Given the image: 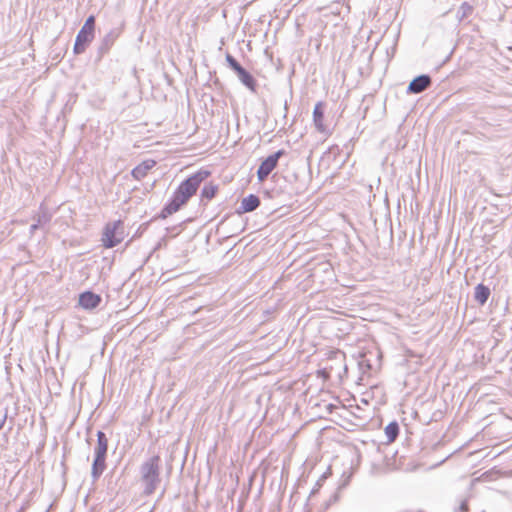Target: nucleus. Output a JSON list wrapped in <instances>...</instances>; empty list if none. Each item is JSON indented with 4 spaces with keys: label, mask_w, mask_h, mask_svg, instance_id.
<instances>
[{
    "label": "nucleus",
    "mask_w": 512,
    "mask_h": 512,
    "mask_svg": "<svg viewBox=\"0 0 512 512\" xmlns=\"http://www.w3.org/2000/svg\"><path fill=\"white\" fill-rule=\"evenodd\" d=\"M209 175V171L201 169L182 181L173 193L171 200L163 207L160 217L166 218L179 211L197 192L202 182Z\"/></svg>",
    "instance_id": "1"
},
{
    "label": "nucleus",
    "mask_w": 512,
    "mask_h": 512,
    "mask_svg": "<svg viewBox=\"0 0 512 512\" xmlns=\"http://www.w3.org/2000/svg\"><path fill=\"white\" fill-rule=\"evenodd\" d=\"M160 462L158 455L146 460L140 467L141 480L144 484V493L151 495L160 484Z\"/></svg>",
    "instance_id": "2"
},
{
    "label": "nucleus",
    "mask_w": 512,
    "mask_h": 512,
    "mask_svg": "<svg viewBox=\"0 0 512 512\" xmlns=\"http://www.w3.org/2000/svg\"><path fill=\"white\" fill-rule=\"evenodd\" d=\"M108 451V438L102 431L97 432V443L94 448V460L92 463L91 476L97 480L106 469V457Z\"/></svg>",
    "instance_id": "3"
},
{
    "label": "nucleus",
    "mask_w": 512,
    "mask_h": 512,
    "mask_svg": "<svg viewBox=\"0 0 512 512\" xmlns=\"http://www.w3.org/2000/svg\"><path fill=\"white\" fill-rule=\"evenodd\" d=\"M124 239V226L121 220L109 222L102 233V244L105 248H113Z\"/></svg>",
    "instance_id": "4"
},
{
    "label": "nucleus",
    "mask_w": 512,
    "mask_h": 512,
    "mask_svg": "<svg viewBox=\"0 0 512 512\" xmlns=\"http://www.w3.org/2000/svg\"><path fill=\"white\" fill-rule=\"evenodd\" d=\"M285 150H278L265 158L257 170V178L260 182L266 180L270 173L277 167L279 159L285 155Z\"/></svg>",
    "instance_id": "5"
},
{
    "label": "nucleus",
    "mask_w": 512,
    "mask_h": 512,
    "mask_svg": "<svg viewBox=\"0 0 512 512\" xmlns=\"http://www.w3.org/2000/svg\"><path fill=\"white\" fill-rule=\"evenodd\" d=\"M432 84V79L427 74L415 77L407 87L408 94H419L427 90Z\"/></svg>",
    "instance_id": "6"
},
{
    "label": "nucleus",
    "mask_w": 512,
    "mask_h": 512,
    "mask_svg": "<svg viewBox=\"0 0 512 512\" xmlns=\"http://www.w3.org/2000/svg\"><path fill=\"white\" fill-rule=\"evenodd\" d=\"M120 35V31L116 28L110 30L101 40L98 47V59L100 60L114 45Z\"/></svg>",
    "instance_id": "7"
},
{
    "label": "nucleus",
    "mask_w": 512,
    "mask_h": 512,
    "mask_svg": "<svg viewBox=\"0 0 512 512\" xmlns=\"http://www.w3.org/2000/svg\"><path fill=\"white\" fill-rule=\"evenodd\" d=\"M101 301V296L92 291H85L79 295V305L85 310L95 309Z\"/></svg>",
    "instance_id": "8"
},
{
    "label": "nucleus",
    "mask_w": 512,
    "mask_h": 512,
    "mask_svg": "<svg viewBox=\"0 0 512 512\" xmlns=\"http://www.w3.org/2000/svg\"><path fill=\"white\" fill-rule=\"evenodd\" d=\"M93 39H94L93 34L79 30V32L76 36V39H75L74 47H73L74 53L79 55V54H82L83 52H85L86 48L93 41Z\"/></svg>",
    "instance_id": "9"
},
{
    "label": "nucleus",
    "mask_w": 512,
    "mask_h": 512,
    "mask_svg": "<svg viewBox=\"0 0 512 512\" xmlns=\"http://www.w3.org/2000/svg\"><path fill=\"white\" fill-rule=\"evenodd\" d=\"M324 106L321 101L317 102L313 109V122L318 132L327 133L328 129L324 125Z\"/></svg>",
    "instance_id": "10"
},
{
    "label": "nucleus",
    "mask_w": 512,
    "mask_h": 512,
    "mask_svg": "<svg viewBox=\"0 0 512 512\" xmlns=\"http://www.w3.org/2000/svg\"><path fill=\"white\" fill-rule=\"evenodd\" d=\"M260 206V198L257 195L250 194L241 201L237 212L239 214L248 213L256 210Z\"/></svg>",
    "instance_id": "11"
},
{
    "label": "nucleus",
    "mask_w": 512,
    "mask_h": 512,
    "mask_svg": "<svg viewBox=\"0 0 512 512\" xmlns=\"http://www.w3.org/2000/svg\"><path fill=\"white\" fill-rule=\"evenodd\" d=\"M240 82L252 92H256L257 82L253 75L244 67L235 73Z\"/></svg>",
    "instance_id": "12"
},
{
    "label": "nucleus",
    "mask_w": 512,
    "mask_h": 512,
    "mask_svg": "<svg viewBox=\"0 0 512 512\" xmlns=\"http://www.w3.org/2000/svg\"><path fill=\"white\" fill-rule=\"evenodd\" d=\"M155 165L156 162L154 160H145L132 169L131 175L134 179L141 180L147 175L148 171L151 170Z\"/></svg>",
    "instance_id": "13"
},
{
    "label": "nucleus",
    "mask_w": 512,
    "mask_h": 512,
    "mask_svg": "<svg viewBox=\"0 0 512 512\" xmlns=\"http://www.w3.org/2000/svg\"><path fill=\"white\" fill-rule=\"evenodd\" d=\"M51 219L52 213L44 203H41L38 212L33 215V220L43 227L48 224Z\"/></svg>",
    "instance_id": "14"
},
{
    "label": "nucleus",
    "mask_w": 512,
    "mask_h": 512,
    "mask_svg": "<svg viewBox=\"0 0 512 512\" xmlns=\"http://www.w3.org/2000/svg\"><path fill=\"white\" fill-rule=\"evenodd\" d=\"M491 294L490 288L482 283L478 284L474 290V299L480 305H484Z\"/></svg>",
    "instance_id": "15"
},
{
    "label": "nucleus",
    "mask_w": 512,
    "mask_h": 512,
    "mask_svg": "<svg viewBox=\"0 0 512 512\" xmlns=\"http://www.w3.org/2000/svg\"><path fill=\"white\" fill-rule=\"evenodd\" d=\"M399 431V424L396 421L390 422L385 427V435L387 437L388 442H394L399 435Z\"/></svg>",
    "instance_id": "16"
},
{
    "label": "nucleus",
    "mask_w": 512,
    "mask_h": 512,
    "mask_svg": "<svg viewBox=\"0 0 512 512\" xmlns=\"http://www.w3.org/2000/svg\"><path fill=\"white\" fill-rule=\"evenodd\" d=\"M218 190V187L212 183L208 185H204V187L201 190V198L211 200Z\"/></svg>",
    "instance_id": "17"
},
{
    "label": "nucleus",
    "mask_w": 512,
    "mask_h": 512,
    "mask_svg": "<svg viewBox=\"0 0 512 512\" xmlns=\"http://www.w3.org/2000/svg\"><path fill=\"white\" fill-rule=\"evenodd\" d=\"M472 12L473 7L469 3L463 2L457 11V18L459 19V21H462L469 15H471Z\"/></svg>",
    "instance_id": "18"
},
{
    "label": "nucleus",
    "mask_w": 512,
    "mask_h": 512,
    "mask_svg": "<svg viewBox=\"0 0 512 512\" xmlns=\"http://www.w3.org/2000/svg\"><path fill=\"white\" fill-rule=\"evenodd\" d=\"M80 30L94 35L95 34V17L93 15H90L86 19L84 25L82 26V28Z\"/></svg>",
    "instance_id": "19"
},
{
    "label": "nucleus",
    "mask_w": 512,
    "mask_h": 512,
    "mask_svg": "<svg viewBox=\"0 0 512 512\" xmlns=\"http://www.w3.org/2000/svg\"><path fill=\"white\" fill-rule=\"evenodd\" d=\"M226 62L228 64V66L236 73L238 70H240L242 68L241 64L231 55V54H226Z\"/></svg>",
    "instance_id": "20"
},
{
    "label": "nucleus",
    "mask_w": 512,
    "mask_h": 512,
    "mask_svg": "<svg viewBox=\"0 0 512 512\" xmlns=\"http://www.w3.org/2000/svg\"><path fill=\"white\" fill-rule=\"evenodd\" d=\"M226 62L228 64V66L236 73L238 70H240L242 68L241 64L231 55V54H226Z\"/></svg>",
    "instance_id": "21"
},
{
    "label": "nucleus",
    "mask_w": 512,
    "mask_h": 512,
    "mask_svg": "<svg viewBox=\"0 0 512 512\" xmlns=\"http://www.w3.org/2000/svg\"><path fill=\"white\" fill-rule=\"evenodd\" d=\"M327 478L326 474H323L320 479L316 482V485L315 487L312 489L311 491V496L314 495L318 490L319 488L322 486V483L323 481Z\"/></svg>",
    "instance_id": "22"
},
{
    "label": "nucleus",
    "mask_w": 512,
    "mask_h": 512,
    "mask_svg": "<svg viewBox=\"0 0 512 512\" xmlns=\"http://www.w3.org/2000/svg\"><path fill=\"white\" fill-rule=\"evenodd\" d=\"M468 510H469L468 502H467V500H463V501H461L456 512H468Z\"/></svg>",
    "instance_id": "23"
},
{
    "label": "nucleus",
    "mask_w": 512,
    "mask_h": 512,
    "mask_svg": "<svg viewBox=\"0 0 512 512\" xmlns=\"http://www.w3.org/2000/svg\"><path fill=\"white\" fill-rule=\"evenodd\" d=\"M7 416H8V409L6 408L4 413L2 415H0V430L4 427V424L7 420Z\"/></svg>",
    "instance_id": "24"
},
{
    "label": "nucleus",
    "mask_w": 512,
    "mask_h": 512,
    "mask_svg": "<svg viewBox=\"0 0 512 512\" xmlns=\"http://www.w3.org/2000/svg\"><path fill=\"white\" fill-rule=\"evenodd\" d=\"M40 227H42V226H41L39 223H37V222L35 221V223H34V224H32V225L30 226L29 233H30L31 235H33V234L35 233V231H36L37 229H39Z\"/></svg>",
    "instance_id": "25"
}]
</instances>
